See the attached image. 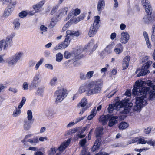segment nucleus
<instances>
[{"instance_id": "nucleus-6", "label": "nucleus", "mask_w": 155, "mask_h": 155, "mask_svg": "<svg viewBox=\"0 0 155 155\" xmlns=\"http://www.w3.org/2000/svg\"><path fill=\"white\" fill-rule=\"evenodd\" d=\"M66 34L65 40L64 42L62 43L63 45V47L64 48H66L69 45L72 36H77L79 35L78 32L70 30L67 31Z\"/></svg>"}, {"instance_id": "nucleus-15", "label": "nucleus", "mask_w": 155, "mask_h": 155, "mask_svg": "<svg viewBox=\"0 0 155 155\" xmlns=\"http://www.w3.org/2000/svg\"><path fill=\"white\" fill-rule=\"evenodd\" d=\"M15 36L14 33H11L6 37L5 40V44L4 45V49H5L9 46H10L11 42L13 37Z\"/></svg>"}, {"instance_id": "nucleus-22", "label": "nucleus", "mask_w": 155, "mask_h": 155, "mask_svg": "<svg viewBox=\"0 0 155 155\" xmlns=\"http://www.w3.org/2000/svg\"><path fill=\"white\" fill-rule=\"evenodd\" d=\"M45 2V0H42V1L40 2L36 5L33 6L34 9L36 11V12H38V11L40 8L42 7Z\"/></svg>"}, {"instance_id": "nucleus-41", "label": "nucleus", "mask_w": 155, "mask_h": 155, "mask_svg": "<svg viewBox=\"0 0 155 155\" xmlns=\"http://www.w3.org/2000/svg\"><path fill=\"white\" fill-rule=\"evenodd\" d=\"M56 61L58 62H60L63 59V56L62 54L60 52L57 53L56 55Z\"/></svg>"}, {"instance_id": "nucleus-60", "label": "nucleus", "mask_w": 155, "mask_h": 155, "mask_svg": "<svg viewBox=\"0 0 155 155\" xmlns=\"http://www.w3.org/2000/svg\"><path fill=\"white\" fill-rule=\"evenodd\" d=\"M153 31H152V34L151 36V38H154L155 37V25H154L152 26Z\"/></svg>"}, {"instance_id": "nucleus-47", "label": "nucleus", "mask_w": 155, "mask_h": 155, "mask_svg": "<svg viewBox=\"0 0 155 155\" xmlns=\"http://www.w3.org/2000/svg\"><path fill=\"white\" fill-rule=\"evenodd\" d=\"M43 58H41L40 59L39 61L37 63L35 67V70H37L38 69L42 63L43 62Z\"/></svg>"}, {"instance_id": "nucleus-63", "label": "nucleus", "mask_w": 155, "mask_h": 155, "mask_svg": "<svg viewBox=\"0 0 155 155\" xmlns=\"http://www.w3.org/2000/svg\"><path fill=\"white\" fill-rule=\"evenodd\" d=\"M23 88L24 90H26L28 89V84L26 82H25L23 84Z\"/></svg>"}, {"instance_id": "nucleus-14", "label": "nucleus", "mask_w": 155, "mask_h": 155, "mask_svg": "<svg viewBox=\"0 0 155 155\" xmlns=\"http://www.w3.org/2000/svg\"><path fill=\"white\" fill-rule=\"evenodd\" d=\"M141 2L147 14H151L152 12V8L149 2L147 0H141Z\"/></svg>"}, {"instance_id": "nucleus-62", "label": "nucleus", "mask_w": 155, "mask_h": 155, "mask_svg": "<svg viewBox=\"0 0 155 155\" xmlns=\"http://www.w3.org/2000/svg\"><path fill=\"white\" fill-rule=\"evenodd\" d=\"M85 117L86 116H84L82 117H79L76 118L75 120V123H77L79 122L82 120L84 119Z\"/></svg>"}, {"instance_id": "nucleus-21", "label": "nucleus", "mask_w": 155, "mask_h": 155, "mask_svg": "<svg viewBox=\"0 0 155 155\" xmlns=\"http://www.w3.org/2000/svg\"><path fill=\"white\" fill-rule=\"evenodd\" d=\"M114 45V43L112 42L106 46L105 48V51L106 53L107 54H110L112 53L113 51L112 49Z\"/></svg>"}, {"instance_id": "nucleus-36", "label": "nucleus", "mask_w": 155, "mask_h": 155, "mask_svg": "<svg viewBox=\"0 0 155 155\" xmlns=\"http://www.w3.org/2000/svg\"><path fill=\"white\" fill-rule=\"evenodd\" d=\"M128 126V124L124 122H121L119 124V128L120 130H123L127 128Z\"/></svg>"}, {"instance_id": "nucleus-8", "label": "nucleus", "mask_w": 155, "mask_h": 155, "mask_svg": "<svg viewBox=\"0 0 155 155\" xmlns=\"http://www.w3.org/2000/svg\"><path fill=\"white\" fill-rule=\"evenodd\" d=\"M32 135L31 134H29L26 135L24 139L21 140V142L24 146L28 145V142L30 143L33 145H35L39 142L38 139L37 137H34L32 139H28L31 137Z\"/></svg>"}, {"instance_id": "nucleus-56", "label": "nucleus", "mask_w": 155, "mask_h": 155, "mask_svg": "<svg viewBox=\"0 0 155 155\" xmlns=\"http://www.w3.org/2000/svg\"><path fill=\"white\" fill-rule=\"evenodd\" d=\"M87 142V140L86 139H84L81 140L80 142L79 143L81 146L84 147Z\"/></svg>"}, {"instance_id": "nucleus-25", "label": "nucleus", "mask_w": 155, "mask_h": 155, "mask_svg": "<svg viewBox=\"0 0 155 155\" xmlns=\"http://www.w3.org/2000/svg\"><path fill=\"white\" fill-rule=\"evenodd\" d=\"M101 140L100 138H98L95 141V142L92 147V149L93 152L95 151L97 149H98L100 145Z\"/></svg>"}, {"instance_id": "nucleus-61", "label": "nucleus", "mask_w": 155, "mask_h": 155, "mask_svg": "<svg viewBox=\"0 0 155 155\" xmlns=\"http://www.w3.org/2000/svg\"><path fill=\"white\" fill-rule=\"evenodd\" d=\"M45 67L48 69L52 70L53 69V67L52 65L50 64H47L45 65Z\"/></svg>"}, {"instance_id": "nucleus-46", "label": "nucleus", "mask_w": 155, "mask_h": 155, "mask_svg": "<svg viewBox=\"0 0 155 155\" xmlns=\"http://www.w3.org/2000/svg\"><path fill=\"white\" fill-rule=\"evenodd\" d=\"M43 58H41L40 59L39 61L37 63L35 67V70H37L38 69L42 63L43 62Z\"/></svg>"}, {"instance_id": "nucleus-31", "label": "nucleus", "mask_w": 155, "mask_h": 155, "mask_svg": "<svg viewBox=\"0 0 155 155\" xmlns=\"http://www.w3.org/2000/svg\"><path fill=\"white\" fill-rule=\"evenodd\" d=\"M45 114L47 117H50L53 115V111L51 108L49 107L45 110Z\"/></svg>"}, {"instance_id": "nucleus-51", "label": "nucleus", "mask_w": 155, "mask_h": 155, "mask_svg": "<svg viewBox=\"0 0 155 155\" xmlns=\"http://www.w3.org/2000/svg\"><path fill=\"white\" fill-rule=\"evenodd\" d=\"M143 21L145 23L149 24L150 23V21L148 15H145L143 18Z\"/></svg>"}, {"instance_id": "nucleus-37", "label": "nucleus", "mask_w": 155, "mask_h": 155, "mask_svg": "<svg viewBox=\"0 0 155 155\" xmlns=\"http://www.w3.org/2000/svg\"><path fill=\"white\" fill-rule=\"evenodd\" d=\"M77 107L80 110V112L79 113V114L80 115H81L84 113V112L88 108L87 106L84 107L80 106H77Z\"/></svg>"}, {"instance_id": "nucleus-35", "label": "nucleus", "mask_w": 155, "mask_h": 155, "mask_svg": "<svg viewBox=\"0 0 155 155\" xmlns=\"http://www.w3.org/2000/svg\"><path fill=\"white\" fill-rule=\"evenodd\" d=\"M103 129L101 127H98L96 130V134L97 137H99L101 136L103 134Z\"/></svg>"}, {"instance_id": "nucleus-3", "label": "nucleus", "mask_w": 155, "mask_h": 155, "mask_svg": "<svg viewBox=\"0 0 155 155\" xmlns=\"http://www.w3.org/2000/svg\"><path fill=\"white\" fill-rule=\"evenodd\" d=\"M132 105L131 103H128L127 100H124L117 102L114 104H109L108 110L109 113H111L114 109L119 110L120 108L124 107L123 113L127 114L129 112Z\"/></svg>"}, {"instance_id": "nucleus-64", "label": "nucleus", "mask_w": 155, "mask_h": 155, "mask_svg": "<svg viewBox=\"0 0 155 155\" xmlns=\"http://www.w3.org/2000/svg\"><path fill=\"white\" fill-rule=\"evenodd\" d=\"M97 113L96 107H94L92 110L91 114L93 115L94 116L96 115Z\"/></svg>"}, {"instance_id": "nucleus-1", "label": "nucleus", "mask_w": 155, "mask_h": 155, "mask_svg": "<svg viewBox=\"0 0 155 155\" xmlns=\"http://www.w3.org/2000/svg\"><path fill=\"white\" fill-rule=\"evenodd\" d=\"M144 81L140 80L135 82L132 90L133 94L135 95H142L140 97L136 98V105L133 108L134 111L140 112L141 109L147 104V93H148L149 88L145 87H142L145 84Z\"/></svg>"}, {"instance_id": "nucleus-39", "label": "nucleus", "mask_w": 155, "mask_h": 155, "mask_svg": "<svg viewBox=\"0 0 155 155\" xmlns=\"http://www.w3.org/2000/svg\"><path fill=\"white\" fill-rule=\"evenodd\" d=\"M12 8H8L7 10H5L4 11L3 15L5 17H8L12 13Z\"/></svg>"}, {"instance_id": "nucleus-7", "label": "nucleus", "mask_w": 155, "mask_h": 155, "mask_svg": "<svg viewBox=\"0 0 155 155\" xmlns=\"http://www.w3.org/2000/svg\"><path fill=\"white\" fill-rule=\"evenodd\" d=\"M23 55V53L18 52L7 59V63L11 65H15L18 61L21 59Z\"/></svg>"}, {"instance_id": "nucleus-29", "label": "nucleus", "mask_w": 155, "mask_h": 155, "mask_svg": "<svg viewBox=\"0 0 155 155\" xmlns=\"http://www.w3.org/2000/svg\"><path fill=\"white\" fill-rule=\"evenodd\" d=\"M93 45L94 41L93 40H91L90 42L89 43V44L87 45L86 48L87 49H91L93 46V47L92 48V51H94L97 48V45H95L94 46Z\"/></svg>"}, {"instance_id": "nucleus-38", "label": "nucleus", "mask_w": 155, "mask_h": 155, "mask_svg": "<svg viewBox=\"0 0 155 155\" xmlns=\"http://www.w3.org/2000/svg\"><path fill=\"white\" fill-rule=\"evenodd\" d=\"M31 121L25 120L24 122V127L25 130H28L31 127L30 123Z\"/></svg>"}, {"instance_id": "nucleus-23", "label": "nucleus", "mask_w": 155, "mask_h": 155, "mask_svg": "<svg viewBox=\"0 0 155 155\" xmlns=\"http://www.w3.org/2000/svg\"><path fill=\"white\" fill-rule=\"evenodd\" d=\"M109 114L105 116L102 115L100 117L99 121L100 122H102L103 125L106 124L109 118Z\"/></svg>"}, {"instance_id": "nucleus-24", "label": "nucleus", "mask_w": 155, "mask_h": 155, "mask_svg": "<svg viewBox=\"0 0 155 155\" xmlns=\"http://www.w3.org/2000/svg\"><path fill=\"white\" fill-rule=\"evenodd\" d=\"M149 88V92L147 93V100H153L155 98V91H150V88Z\"/></svg>"}, {"instance_id": "nucleus-17", "label": "nucleus", "mask_w": 155, "mask_h": 155, "mask_svg": "<svg viewBox=\"0 0 155 155\" xmlns=\"http://www.w3.org/2000/svg\"><path fill=\"white\" fill-rule=\"evenodd\" d=\"M118 117L117 116H114L113 115H110L109 122L108 123V126L111 127L113 126L115 124H117L118 122L117 119H118Z\"/></svg>"}, {"instance_id": "nucleus-2", "label": "nucleus", "mask_w": 155, "mask_h": 155, "mask_svg": "<svg viewBox=\"0 0 155 155\" xmlns=\"http://www.w3.org/2000/svg\"><path fill=\"white\" fill-rule=\"evenodd\" d=\"M102 84L103 82L101 79L85 83L81 85L78 91L80 94L86 92V94L88 96L97 94L100 93Z\"/></svg>"}, {"instance_id": "nucleus-45", "label": "nucleus", "mask_w": 155, "mask_h": 155, "mask_svg": "<svg viewBox=\"0 0 155 155\" xmlns=\"http://www.w3.org/2000/svg\"><path fill=\"white\" fill-rule=\"evenodd\" d=\"M146 83L148 86L152 87L153 90H155V85L151 81H147Z\"/></svg>"}, {"instance_id": "nucleus-19", "label": "nucleus", "mask_w": 155, "mask_h": 155, "mask_svg": "<svg viewBox=\"0 0 155 155\" xmlns=\"http://www.w3.org/2000/svg\"><path fill=\"white\" fill-rule=\"evenodd\" d=\"M105 6V2L104 0H99L97 3V9L99 13H101L102 11L104 8Z\"/></svg>"}, {"instance_id": "nucleus-18", "label": "nucleus", "mask_w": 155, "mask_h": 155, "mask_svg": "<svg viewBox=\"0 0 155 155\" xmlns=\"http://www.w3.org/2000/svg\"><path fill=\"white\" fill-rule=\"evenodd\" d=\"M130 60V57L129 56L125 57L123 59L122 63L123 70L126 69L128 67Z\"/></svg>"}, {"instance_id": "nucleus-4", "label": "nucleus", "mask_w": 155, "mask_h": 155, "mask_svg": "<svg viewBox=\"0 0 155 155\" xmlns=\"http://www.w3.org/2000/svg\"><path fill=\"white\" fill-rule=\"evenodd\" d=\"M100 17L98 16H95L94 17V20L93 24L91 25L88 32L89 37L94 36L97 32L99 28V23L100 21Z\"/></svg>"}, {"instance_id": "nucleus-57", "label": "nucleus", "mask_w": 155, "mask_h": 155, "mask_svg": "<svg viewBox=\"0 0 155 155\" xmlns=\"http://www.w3.org/2000/svg\"><path fill=\"white\" fill-rule=\"evenodd\" d=\"M36 63L35 61L33 60H30L29 62L28 66L30 68H31L34 67Z\"/></svg>"}, {"instance_id": "nucleus-33", "label": "nucleus", "mask_w": 155, "mask_h": 155, "mask_svg": "<svg viewBox=\"0 0 155 155\" xmlns=\"http://www.w3.org/2000/svg\"><path fill=\"white\" fill-rule=\"evenodd\" d=\"M13 24L14 29H18L20 26V23L18 19H16L13 21Z\"/></svg>"}, {"instance_id": "nucleus-16", "label": "nucleus", "mask_w": 155, "mask_h": 155, "mask_svg": "<svg viewBox=\"0 0 155 155\" xmlns=\"http://www.w3.org/2000/svg\"><path fill=\"white\" fill-rule=\"evenodd\" d=\"M121 35L120 39V42L124 44L127 43L130 39L129 34L127 32H123L121 33Z\"/></svg>"}, {"instance_id": "nucleus-54", "label": "nucleus", "mask_w": 155, "mask_h": 155, "mask_svg": "<svg viewBox=\"0 0 155 155\" xmlns=\"http://www.w3.org/2000/svg\"><path fill=\"white\" fill-rule=\"evenodd\" d=\"M40 29L41 31H42L41 32V33L43 34V32H46L47 31V28L44 25H41L40 27Z\"/></svg>"}, {"instance_id": "nucleus-34", "label": "nucleus", "mask_w": 155, "mask_h": 155, "mask_svg": "<svg viewBox=\"0 0 155 155\" xmlns=\"http://www.w3.org/2000/svg\"><path fill=\"white\" fill-rule=\"evenodd\" d=\"M87 101L85 98H83L79 104L77 106H80L86 107V105L87 104Z\"/></svg>"}, {"instance_id": "nucleus-58", "label": "nucleus", "mask_w": 155, "mask_h": 155, "mask_svg": "<svg viewBox=\"0 0 155 155\" xmlns=\"http://www.w3.org/2000/svg\"><path fill=\"white\" fill-rule=\"evenodd\" d=\"M9 91L14 93H16L18 92V90L14 87H10L9 88Z\"/></svg>"}, {"instance_id": "nucleus-40", "label": "nucleus", "mask_w": 155, "mask_h": 155, "mask_svg": "<svg viewBox=\"0 0 155 155\" xmlns=\"http://www.w3.org/2000/svg\"><path fill=\"white\" fill-rule=\"evenodd\" d=\"M6 2L9 4V6L11 7L12 9L13 7L14 8L17 4L16 1L15 0H7Z\"/></svg>"}, {"instance_id": "nucleus-26", "label": "nucleus", "mask_w": 155, "mask_h": 155, "mask_svg": "<svg viewBox=\"0 0 155 155\" xmlns=\"http://www.w3.org/2000/svg\"><path fill=\"white\" fill-rule=\"evenodd\" d=\"M68 10V8L67 7H65L59 10V15H57V16H58V17H62L63 16L66 15L67 14Z\"/></svg>"}, {"instance_id": "nucleus-48", "label": "nucleus", "mask_w": 155, "mask_h": 155, "mask_svg": "<svg viewBox=\"0 0 155 155\" xmlns=\"http://www.w3.org/2000/svg\"><path fill=\"white\" fill-rule=\"evenodd\" d=\"M63 46V45L62 44V43H61L60 44H58L55 46V47L53 49V50L55 51L61 49H65V48H64Z\"/></svg>"}, {"instance_id": "nucleus-12", "label": "nucleus", "mask_w": 155, "mask_h": 155, "mask_svg": "<svg viewBox=\"0 0 155 155\" xmlns=\"http://www.w3.org/2000/svg\"><path fill=\"white\" fill-rule=\"evenodd\" d=\"M26 101V98L24 97H23L18 107H15V110L13 111V113L12 114V116L13 117H18L20 115L21 113L20 109L22 108L24 104H25Z\"/></svg>"}, {"instance_id": "nucleus-5", "label": "nucleus", "mask_w": 155, "mask_h": 155, "mask_svg": "<svg viewBox=\"0 0 155 155\" xmlns=\"http://www.w3.org/2000/svg\"><path fill=\"white\" fill-rule=\"evenodd\" d=\"M67 90L64 88H61L55 91L54 96L56 97L55 102L58 103L62 101L67 96Z\"/></svg>"}, {"instance_id": "nucleus-9", "label": "nucleus", "mask_w": 155, "mask_h": 155, "mask_svg": "<svg viewBox=\"0 0 155 155\" xmlns=\"http://www.w3.org/2000/svg\"><path fill=\"white\" fill-rule=\"evenodd\" d=\"M70 142V140L69 139L68 140L66 141L63 143L57 150L54 148H51L49 151L48 155H51L54 154L58 150L59 151H63L69 145Z\"/></svg>"}, {"instance_id": "nucleus-44", "label": "nucleus", "mask_w": 155, "mask_h": 155, "mask_svg": "<svg viewBox=\"0 0 155 155\" xmlns=\"http://www.w3.org/2000/svg\"><path fill=\"white\" fill-rule=\"evenodd\" d=\"M57 21V19L55 18H52L50 21L49 26L51 28H53L54 26L56 24Z\"/></svg>"}, {"instance_id": "nucleus-50", "label": "nucleus", "mask_w": 155, "mask_h": 155, "mask_svg": "<svg viewBox=\"0 0 155 155\" xmlns=\"http://www.w3.org/2000/svg\"><path fill=\"white\" fill-rule=\"evenodd\" d=\"M94 73V71H92L88 72L86 74L87 79H89L92 77Z\"/></svg>"}, {"instance_id": "nucleus-43", "label": "nucleus", "mask_w": 155, "mask_h": 155, "mask_svg": "<svg viewBox=\"0 0 155 155\" xmlns=\"http://www.w3.org/2000/svg\"><path fill=\"white\" fill-rule=\"evenodd\" d=\"M150 23L153 22L155 21V13H153L151 14H148Z\"/></svg>"}, {"instance_id": "nucleus-13", "label": "nucleus", "mask_w": 155, "mask_h": 155, "mask_svg": "<svg viewBox=\"0 0 155 155\" xmlns=\"http://www.w3.org/2000/svg\"><path fill=\"white\" fill-rule=\"evenodd\" d=\"M40 75L39 74H36L33 77V80L30 84V87L35 88L38 87L40 82Z\"/></svg>"}, {"instance_id": "nucleus-28", "label": "nucleus", "mask_w": 155, "mask_h": 155, "mask_svg": "<svg viewBox=\"0 0 155 155\" xmlns=\"http://www.w3.org/2000/svg\"><path fill=\"white\" fill-rule=\"evenodd\" d=\"M75 53H73V51L69 52L68 51H65L64 54V57L66 59H69L71 58L74 57V54Z\"/></svg>"}, {"instance_id": "nucleus-55", "label": "nucleus", "mask_w": 155, "mask_h": 155, "mask_svg": "<svg viewBox=\"0 0 155 155\" xmlns=\"http://www.w3.org/2000/svg\"><path fill=\"white\" fill-rule=\"evenodd\" d=\"M27 15V13L24 11H22L19 14V16L21 18H23L26 17Z\"/></svg>"}, {"instance_id": "nucleus-49", "label": "nucleus", "mask_w": 155, "mask_h": 155, "mask_svg": "<svg viewBox=\"0 0 155 155\" xmlns=\"http://www.w3.org/2000/svg\"><path fill=\"white\" fill-rule=\"evenodd\" d=\"M73 13V15L75 16H76L79 14L80 13V10L78 8H76L75 9L71 11Z\"/></svg>"}, {"instance_id": "nucleus-27", "label": "nucleus", "mask_w": 155, "mask_h": 155, "mask_svg": "<svg viewBox=\"0 0 155 155\" xmlns=\"http://www.w3.org/2000/svg\"><path fill=\"white\" fill-rule=\"evenodd\" d=\"M134 141L136 142V143H137V144H144L147 143L146 140H144L143 138L140 137L134 138Z\"/></svg>"}, {"instance_id": "nucleus-52", "label": "nucleus", "mask_w": 155, "mask_h": 155, "mask_svg": "<svg viewBox=\"0 0 155 155\" xmlns=\"http://www.w3.org/2000/svg\"><path fill=\"white\" fill-rule=\"evenodd\" d=\"M127 146V145L126 144L125 142H121L117 144L116 147H119L122 148H125Z\"/></svg>"}, {"instance_id": "nucleus-20", "label": "nucleus", "mask_w": 155, "mask_h": 155, "mask_svg": "<svg viewBox=\"0 0 155 155\" xmlns=\"http://www.w3.org/2000/svg\"><path fill=\"white\" fill-rule=\"evenodd\" d=\"M114 51L115 53L117 54H121L123 51V47L121 43L117 44L114 49Z\"/></svg>"}, {"instance_id": "nucleus-59", "label": "nucleus", "mask_w": 155, "mask_h": 155, "mask_svg": "<svg viewBox=\"0 0 155 155\" xmlns=\"http://www.w3.org/2000/svg\"><path fill=\"white\" fill-rule=\"evenodd\" d=\"M80 78L81 80H86L87 79L86 74H85L83 73H80Z\"/></svg>"}, {"instance_id": "nucleus-10", "label": "nucleus", "mask_w": 155, "mask_h": 155, "mask_svg": "<svg viewBox=\"0 0 155 155\" xmlns=\"http://www.w3.org/2000/svg\"><path fill=\"white\" fill-rule=\"evenodd\" d=\"M82 52V49L81 48H80L77 49L76 50L73 51V53H75L74 55V57L71 60H69L68 61L69 62L72 61L73 63L74 66H75L77 63L76 61L81 58L83 57V55L81 54Z\"/></svg>"}, {"instance_id": "nucleus-42", "label": "nucleus", "mask_w": 155, "mask_h": 155, "mask_svg": "<svg viewBox=\"0 0 155 155\" xmlns=\"http://www.w3.org/2000/svg\"><path fill=\"white\" fill-rule=\"evenodd\" d=\"M27 118L28 120V121H33V120H32L33 116L32 115V112L30 110H28L27 112Z\"/></svg>"}, {"instance_id": "nucleus-30", "label": "nucleus", "mask_w": 155, "mask_h": 155, "mask_svg": "<svg viewBox=\"0 0 155 155\" xmlns=\"http://www.w3.org/2000/svg\"><path fill=\"white\" fill-rule=\"evenodd\" d=\"M57 82V77H54L50 80L49 84L52 87H54L56 85Z\"/></svg>"}, {"instance_id": "nucleus-32", "label": "nucleus", "mask_w": 155, "mask_h": 155, "mask_svg": "<svg viewBox=\"0 0 155 155\" xmlns=\"http://www.w3.org/2000/svg\"><path fill=\"white\" fill-rule=\"evenodd\" d=\"M45 87L43 86H42L38 88L36 94L42 96L43 93L44 92Z\"/></svg>"}, {"instance_id": "nucleus-53", "label": "nucleus", "mask_w": 155, "mask_h": 155, "mask_svg": "<svg viewBox=\"0 0 155 155\" xmlns=\"http://www.w3.org/2000/svg\"><path fill=\"white\" fill-rule=\"evenodd\" d=\"M77 129L76 128H74L72 129L69 130L67 132L68 135H70L72 134L75 133L77 131Z\"/></svg>"}, {"instance_id": "nucleus-11", "label": "nucleus", "mask_w": 155, "mask_h": 155, "mask_svg": "<svg viewBox=\"0 0 155 155\" xmlns=\"http://www.w3.org/2000/svg\"><path fill=\"white\" fill-rule=\"evenodd\" d=\"M152 61H149L144 64L141 68V69L140 72L137 75V77L143 76L146 75L150 73L148 69L149 68L152 64Z\"/></svg>"}]
</instances>
